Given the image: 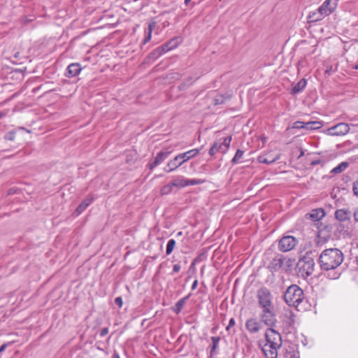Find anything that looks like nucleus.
<instances>
[{"label":"nucleus","instance_id":"ddd939ff","mask_svg":"<svg viewBox=\"0 0 358 358\" xmlns=\"http://www.w3.org/2000/svg\"><path fill=\"white\" fill-rule=\"evenodd\" d=\"M96 199V196L93 194H89L83 201L78 205L73 215L77 217L80 215Z\"/></svg>","mask_w":358,"mask_h":358},{"label":"nucleus","instance_id":"6e6552de","mask_svg":"<svg viewBox=\"0 0 358 358\" xmlns=\"http://www.w3.org/2000/svg\"><path fill=\"white\" fill-rule=\"evenodd\" d=\"M350 131V126L347 123L340 122L337 124L328 128L324 131V134L332 136H344Z\"/></svg>","mask_w":358,"mask_h":358},{"label":"nucleus","instance_id":"f704fd0d","mask_svg":"<svg viewBox=\"0 0 358 358\" xmlns=\"http://www.w3.org/2000/svg\"><path fill=\"white\" fill-rule=\"evenodd\" d=\"M173 190V186L171 185V183H169L166 185H164L162 189H161V194L162 195H167L169 194H170Z\"/></svg>","mask_w":358,"mask_h":358},{"label":"nucleus","instance_id":"13d9d810","mask_svg":"<svg viewBox=\"0 0 358 358\" xmlns=\"http://www.w3.org/2000/svg\"><path fill=\"white\" fill-rule=\"evenodd\" d=\"M196 262H194V261L193 260V262H192V264H191L190 268H193V267L194 266V265H195V264H196Z\"/></svg>","mask_w":358,"mask_h":358},{"label":"nucleus","instance_id":"a18cd8bd","mask_svg":"<svg viewBox=\"0 0 358 358\" xmlns=\"http://www.w3.org/2000/svg\"><path fill=\"white\" fill-rule=\"evenodd\" d=\"M115 303L119 307L121 308L123 304L122 299L121 296L116 297L115 299Z\"/></svg>","mask_w":358,"mask_h":358},{"label":"nucleus","instance_id":"0eeeda50","mask_svg":"<svg viewBox=\"0 0 358 358\" xmlns=\"http://www.w3.org/2000/svg\"><path fill=\"white\" fill-rule=\"evenodd\" d=\"M232 137L231 136H227L223 139L222 142H218L216 141L213 143V145L211 146V148L209 150V155L213 157L214 156L217 152H220L222 154L226 153L231 144Z\"/></svg>","mask_w":358,"mask_h":358},{"label":"nucleus","instance_id":"a211bd4d","mask_svg":"<svg viewBox=\"0 0 358 358\" xmlns=\"http://www.w3.org/2000/svg\"><path fill=\"white\" fill-rule=\"evenodd\" d=\"M351 212L347 208H340L335 211V218L339 222L348 221L350 219Z\"/></svg>","mask_w":358,"mask_h":358},{"label":"nucleus","instance_id":"393cba45","mask_svg":"<svg viewBox=\"0 0 358 358\" xmlns=\"http://www.w3.org/2000/svg\"><path fill=\"white\" fill-rule=\"evenodd\" d=\"M164 52L161 48L160 46L157 47L155 50H153L147 57L148 60H152L155 61L159 57H161L162 55H164Z\"/></svg>","mask_w":358,"mask_h":358},{"label":"nucleus","instance_id":"052dcab7","mask_svg":"<svg viewBox=\"0 0 358 358\" xmlns=\"http://www.w3.org/2000/svg\"><path fill=\"white\" fill-rule=\"evenodd\" d=\"M9 136H9L8 139H9V140H13V136H12V134H9Z\"/></svg>","mask_w":358,"mask_h":358},{"label":"nucleus","instance_id":"7ed1b4c3","mask_svg":"<svg viewBox=\"0 0 358 358\" xmlns=\"http://www.w3.org/2000/svg\"><path fill=\"white\" fill-rule=\"evenodd\" d=\"M304 299L303 289L297 285H292L284 294V300L289 306L297 307Z\"/></svg>","mask_w":358,"mask_h":358},{"label":"nucleus","instance_id":"c9c22d12","mask_svg":"<svg viewBox=\"0 0 358 358\" xmlns=\"http://www.w3.org/2000/svg\"><path fill=\"white\" fill-rule=\"evenodd\" d=\"M308 18L309 20V22H318V21L322 20L321 17H319L318 14H317L316 10L310 12L308 15Z\"/></svg>","mask_w":358,"mask_h":358},{"label":"nucleus","instance_id":"b1692460","mask_svg":"<svg viewBox=\"0 0 358 358\" xmlns=\"http://www.w3.org/2000/svg\"><path fill=\"white\" fill-rule=\"evenodd\" d=\"M212 344L210 345V357H213L215 355L217 354V350L219 346V343L220 341V336H212L211 337Z\"/></svg>","mask_w":358,"mask_h":358},{"label":"nucleus","instance_id":"4c0bfd02","mask_svg":"<svg viewBox=\"0 0 358 358\" xmlns=\"http://www.w3.org/2000/svg\"><path fill=\"white\" fill-rule=\"evenodd\" d=\"M316 11L319 17H321L322 19L329 15V12L325 10L322 5L316 10Z\"/></svg>","mask_w":358,"mask_h":358},{"label":"nucleus","instance_id":"423d86ee","mask_svg":"<svg viewBox=\"0 0 358 358\" xmlns=\"http://www.w3.org/2000/svg\"><path fill=\"white\" fill-rule=\"evenodd\" d=\"M299 241L293 236H284L278 241V250L282 252H287L298 245Z\"/></svg>","mask_w":358,"mask_h":358},{"label":"nucleus","instance_id":"9d476101","mask_svg":"<svg viewBox=\"0 0 358 358\" xmlns=\"http://www.w3.org/2000/svg\"><path fill=\"white\" fill-rule=\"evenodd\" d=\"M266 343L268 344H274L278 346H281L282 345V341L281 335L279 332L273 329L272 327L268 328L264 334Z\"/></svg>","mask_w":358,"mask_h":358},{"label":"nucleus","instance_id":"09e8293b","mask_svg":"<svg viewBox=\"0 0 358 358\" xmlns=\"http://www.w3.org/2000/svg\"><path fill=\"white\" fill-rule=\"evenodd\" d=\"M332 66H327V69L325 70V73L326 74H328V75H330L331 71H332Z\"/></svg>","mask_w":358,"mask_h":358},{"label":"nucleus","instance_id":"cd10ccee","mask_svg":"<svg viewBox=\"0 0 358 358\" xmlns=\"http://www.w3.org/2000/svg\"><path fill=\"white\" fill-rule=\"evenodd\" d=\"M155 26H156L155 22H152L149 23L148 31H146V35H145L144 39L143 40V45L146 44L148 42H149L150 41L151 37H152V30L155 27Z\"/></svg>","mask_w":358,"mask_h":358},{"label":"nucleus","instance_id":"bb28decb","mask_svg":"<svg viewBox=\"0 0 358 358\" xmlns=\"http://www.w3.org/2000/svg\"><path fill=\"white\" fill-rule=\"evenodd\" d=\"M155 26H156L155 22H152L149 23L148 31H146V35H145L144 39L143 40V45L146 44L148 42H149L150 41L151 37H152V30L155 27Z\"/></svg>","mask_w":358,"mask_h":358},{"label":"nucleus","instance_id":"f257e3e1","mask_svg":"<svg viewBox=\"0 0 358 358\" xmlns=\"http://www.w3.org/2000/svg\"><path fill=\"white\" fill-rule=\"evenodd\" d=\"M344 259L343 252L338 248L326 249L319 257L318 263L321 269L325 271V276L330 280L338 279L341 273L337 270Z\"/></svg>","mask_w":358,"mask_h":358},{"label":"nucleus","instance_id":"9b49d317","mask_svg":"<svg viewBox=\"0 0 358 358\" xmlns=\"http://www.w3.org/2000/svg\"><path fill=\"white\" fill-rule=\"evenodd\" d=\"M284 259V255L279 253L275 254V257L271 260L268 265L267 266V268L272 273L279 272L280 271H283Z\"/></svg>","mask_w":358,"mask_h":358},{"label":"nucleus","instance_id":"603ef678","mask_svg":"<svg viewBox=\"0 0 358 358\" xmlns=\"http://www.w3.org/2000/svg\"><path fill=\"white\" fill-rule=\"evenodd\" d=\"M202 255H203L200 254L196 258H194V262H201V261Z\"/></svg>","mask_w":358,"mask_h":358},{"label":"nucleus","instance_id":"c85d7f7f","mask_svg":"<svg viewBox=\"0 0 358 358\" xmlns=\"http://www.w3.org/2000/svg\"><path fill=\"white\" fill-rule=\"evenodd\" d=\"M322 124L319 121H310L305 122V129L306 130H317L322 127Z\"/></svg>","mask_w":358,"mask_h":358},{"label":"nucleus","instance_id":"2f4dec72","mask_svg":"<svg viewBox=\"0 0 358 358\" xmlns=\"http://www.w3.org/2000/svg\"><path fill=\"white\" fill-rule=\"evenodd\" d=\"M171 183L173 187H180V188L186 187V180L182 176L173 180L171 182Z\"/></svg>","mask_w":358,"mask_h":358},{"label":"nucleus","instance_id":"e2e57ef3","mask_svg":"<svg viewBox=\"0 0 358 358\" xmlns=\"http://www.w3.org/2000/svg\"><path fill=\"white\" fill-rule=\"evenodd\" d=\"M354 69H358V64H356L354 67H353Z\"/></svg>","mask_w":358,"mask_h":358},{"label":"nucleus","instance_id":"680f3d73","mask_svg":"<svg viewBox=\"0 0 358 358\" xmlns=\"http://www.w3.org/2000/svg\"><path fill=\"white\" fill-rule=\"evenodd\" d=\"M322 234V231H320L318 233V238H320V237H321Z\"/></svg>","mask_w":358,"mask_h":358},{"label":"nucleus","instance_id":"bf43d9fd","mask_svg":"<svg viewBox=\"0 0 358 358\" xmlns=\"http://www.w3.org/2000/svg\"><path fill=\"white\" fill-rule=\"evenodd\" d=\"M182 235V231H179V232L177 233L176 236H180Z\"/></svg>","mask_w":358,"mask_h":358},{"label":"nucleus","instance_id":"338daca9","mask_svg":"<svg viewBox=\"0 0 358 358\" xmlns=\"http://www.w3.org/2000/svg\"><path fill=\"white\" fill-rule=\"evenodd\" d=\"M338 1V0H337V2Z\"/></svg>","mask_w":358,"mask_h":358},{"label":"nucleus","instance_id":"8fccbe9b","mask_svg":"<svg viewBox=\"0 0 358 358\" xmlns=\"http://www.w3.org/2000/svg\"><path fill=\"white\" fill-rule=\"evenodd\" d=\"M192 82H190L189 83H188L187 85H186V83H182V85H180L179 86V88H180V90H183V89H185L186 87H187V86H189V85H192Z\"/></svg>","mask_w":358,"mask_h":358},{"label":"nucleus","instance_id":"39448f33","mask_svg":"<svg viewBox=\"0 0 358 358\" xmlns=\"http://www.w3.org/2000/svg\"><path fill=\"white\" fill-rule=\"evenodd\" d=\"M272 298L271 291L266 287L259 288L257 292L258 303L262 308L273 307Z\"/></svg>","mask_w":358,"mask_h":358},{"label":"nucleus","instance_id":"f8f14e48","mask_svg":"<svg viewBox=\"0 0 358 358\" xmlns=\"http://www.w3.org/2000/svg\"><path fill=\"white\" fill-rule=\"evenodd\" d=\"M171 153V151H169L168 150L160 151L153 159L150 160L148 166L150 169L152 170L154 168L162 163Z\"/></svg>","mask_w":358,"mask_h":358},{"label":"nucleus","instance_id":"69168bd1","mask_svg":"<svg viewBox=\"0 0 358 358\" xmlns=\"http://www.w3.org/2000/svg\"><path fill=\"white\" fill-rule=\"evenodd\" d=\"M3 114L1 112H0V119L3 117Z\"/></svg>","mask_w":358,"mask_h":358},{"label":"nucleus","instance_id":"c03bdc74","mask_svg":"<svg viewBox=\"0 0 358 358\" xmlns=\"http://www.w3.org/2000/svg\"><path fill=\"white\" fill-rule=\"evenodd\" d=\"M235 324H236L235 319H234V318H233V317H232V318H231V319L229 320V324H228V326L226 327V330H227V331H229L230 330V329H231L232 327H234V326L235 325Z\"/></svg>","mask_w":358,"mask_h":358},{"label":"nucleus","instance_id":"5701e85b","mask_svg":"<svg viewBox=\"0 0 358 358\" xmlns=\"http://www.w3.org/2000/svg\"><path fill=\"white\" fill-rule=\"evenodd\" d=\"M324 215L325 213L322 208L313 209L310 213V218L314 221L320 220L324 217Z\"/></svg>","mask_w":358,"mask_h":358},{"label":"nucleus","instance_id":"ea45409f","mask_svg":"<svg viewBox=\"0 0 358 358\" xmlns=\"http://www.w3.org/2000/svg\"><path fill=\"white\" fill-rule=\"evenodd\" d=\"M305 122L302 121H296L294 122L292 127L294 129H305Z\"/></svg>","mask_w":358,"mask_h":358},{"label":"nucleus","instance_id":"e433bc0d","mask_svg":"<svg viewBox=\"0 0 358 358\" xmlns=\"http://www.w3.org/2000/svg\"><path fill=\"white\" fill-rule=\"evenodd\" d=\"M186 180V187L189 185H201L203 182V180L201 179H188L185 178Z\"/></svg>","mask_w":358,"mask_h":358},{"label":"nucleus","instance_id":"de8ad7c7","mask_svg":"<svg viewBox=\"0 0 358 358\" xmlns=\"http://www.w3.org/2000/svg\"><path fill=\"white\" fill-rule=\"evenodd\" d=\"M353 217L355 222H358V206L353 210Z\"/></svg>","mask_w":358,"mask_h":358},{"label":"nucleus","instance_id":"c756f323","mask_svg":"<svg viewBox=\"0 0 358 358\" xmlns=\"http://www.w3.org/2000/svg\"><path fill=\"white\" fill-rule=\"evenodd\" d=\"M349 166V163L347 162H343L334 167L331 171V173L338 174L343 172Z\"/></svg>","mask_w":358,"mask_h":358},{"label":"nucleus","instance_id":"864d4df0","mask_svg":"<svg viewBox=\"0 0 358 358\" xmlns=\"http://www.w3.org/2000/svg\"><path fill=\"white\" fill-rule=\"evenodd\" d=\"M7 344H3L0 347V353L5 350L6 348Z\"/></svg>","mask_w":358,"mask_h":358},{"label":"nucleus","instance_id":"dca6fc26","mask_svg":"<svg viewBox=\"0 0 358 358\" xmlns=\"http://www.w3.org/2000/svg\"><path fill=\"white\" fill-rule=\"evenodd\" d=\"M181 42L182 40L180 37H174L166 43L160 45V47L165 54L166 52L176 48Z\"/></svg>","mask_w":358,"mask_h":358},{"label":"nucleus","instance_id":"6ab92c4d","mask_svg":"<svg viewBox=\"0 0 358 358\" xmlns=\"http://www.w3.org/2000/svg\"><path fill=\"white\" fill-rule=\"evenodd\" d=\"M280 158V155L272 156L271 153L262 155L258 157V162L262 164H271L277 161Z\"/></svg>","mask_w":358,"mask_h":358},{"label":"nucleus","instance_id":"aec40b11","mask_svg":"<svg viewBox=\"0 0 358 358\" xmlns=\"http://www.w3.org/2000/svg\"><path fill=\"white\" fill-rule=\"evenodd\" d=\"M307 85V81L305 78L301 79L296 84H295L291 90L292 95L296 94L303 90Z\"/></svg>","mask_w":358,"mask_h":358},{"label":"nucleus","instance_id":"4d7b16f0","mask_svg":"<svg viewBox=\"0 0 358 358\" xmlns=\"http://www.w3.org/2000/svg\"><path fill=\"white\" fill-rule=\"evenodd\" d=\"M190 1H191V0H185L184 3L186 6H187Z\"/></svg>","mask_w":358,"mask_h":358},{"label":"nucleus","instance_id":"3c124183","mask_svg":"<svg viewBox=\"0 0 358 358\" xmlns=\"http://www.w3.org/2000/svg\"><path fill=\"white\" fill-rule=\"evenodd\" d=\"M197 285H198V280H195L193 282L192 285V287H191V288H192V290L195 289L196 288V287H197Z\"/></svg>","mask_w":358,"mask_h":358},{"label":"nucleus","instance_id":"7c9ffc66","mask_svg":"<svg viewBox=\"0 0 358 358\" xmlns=\"http://www.w3.org/2000/svg\"><path fill=\"white\" fill-rule=\"evenodd\" d=\"M285 358H299V352L297 349H295L294 347H289L288 350H287L285 355Z\"/></svg>","mask_w":358,"mask_h":358},{"label":"nucleus","instance_id":"20e7f679","mask_svg":"<svg viewBox=\"0 0 358 358\" xmlns=\"http://www.w3.org/2000/svg\"><path fill=\"white\" fill-rule=\"evenodd\" d=\"M297 266L299 271L303 272L306 276L311 275L314 271L315 261L311 257V252H306V254L299 259Z\"/></svg>","mask_w":358,"mask_h":358},{"label":"nucleus","instance_id":"f3484780","mask_svg":"<svg viewBox=\"0 0 358 358\" xmlns=\"http://www.w3.org/2000/svg\"><path fill=\"white\" fill-rule=\"evenodd\" d=\"M245 328L250 334H256L261 329V324L256 318L246 320Z\"/></svg>","mask_w":358,"mask_h":358},{"label":"nucleus","instance_id":"6e6d98bb","mask_svg":"<svg viewBox=\"0 0 358 358\" xmlns=\"http://www.w3.org/2000/svg\"><path fill=\"white\" fill-rule=\"evenodd\" d=\"M113 358H120V357L117 353L115 352L113 354Z\"/></svg>","mask_w":358,"mask_h":358},{"label":"nucleus","instance_id":"37998d69","mask_svg":"<svg viewBox=\"0 0 358 358\" xmlns=\"http://www.w3.org/2000/svg\"><path fill=\"white\" fill-rule=\"evenodd\" d=\"M181 266L179 264H174L173 266V271L171 273V275H173L174 273H178L180 271Z\"/></svg>","mask_w":358,"mask_h":358},{"label":"nucleus","instance_id":"1a4fd4ad","mask_svg":"<svg viewBox=\"0 0 358 358\" xmlns=\"http://www.w3.org/2000/svg\"><path fill=\"white\" fill-rule=\"evenodd\" d=\"M262 321L268 327H273L277 322L273 307L264 308L260 314Z\"/></svg>","mask_w":358,"mask_h":358},{"label":"nucleus","instance_id":"a19ab883","mask_svg":"<svg viewBox=\"0 0 358 358\" xmlns=\"http://www.w3.org/2000/svg\"><path fill=\"white\" fill-rule=\"evenodd\" d=\"M318 164H321L322 166H323L324 164V162L320 159H317L311 161L310 163V165L311 166H316Z\"/></svg>","mask_w":358,"mask_h":358},{"label":"nucleus","instance_id":"0e129e2a","mask_svg":"<svg viewBox=\"0 0 358 358\" xmlns=\"http://www.w3.org/2000/svg\"><path fill=\"white\" fill-rule=\"evenodd\" d=\"M303 151H301V154H300V155H299V157H301V156H303Z\"/></svg>","mask_w":358,"mask_h":358},{"label":"nucleus","instance_id":"412c9836","mask_svg":"<svg viewBox=\"0 0 358 358\" xmlns=\"http://www.w3.org/2000/svg\"><path fill=\"white\" fill-rule=\"evenodd\" d=\"M337 0H325L322 6L329 12V15L332 13L337 6Z\"/></svg>","mask_w":358,"mask_h":358},{"label":"nucleus","instance_id":"49530a36","mask_svg":"<svg viewBox=\"0 0 358 358\" xmlns=\"http://www.w3.org/2000/svg\"><path fill=\"white\" fill-rule=\"evenodd\" d=\"M108 334V327H105V328H103L100 332H99V336L101 337H104L106 336L107 334Z\"/></svg>","mask_w":358,"mask_h":358},{"label":"nucleus","instance_id":"a878e982","mask_svg":"<svg viewBox=\"0 0 358 358\" xmlns=\"http://www.w3.org/2000/svg\"><path fill=\"white\" fill-rule=\"evenodd\" d=\"M295 259L285 257L283 260V271L287 273L290 271L294 264Z\"/></svg>","mask_w":358,"mask_h":358},{"label":"nucleus","instance_id":"2eb2a0df","mask_svg":"<svg viewBox=\"0 0 358 358\" xmlns=\"http://www.w3.org/2000/svg\"><path fill=\"white\" fill-rule=\"evenodd\" d=\"M82 69L81 65L79 63H71L67 66L64 75L69 78H74L80 74Z\"/></svg>","mask_w":358,"mask_h":358},{"label":"nucleus","instance_id":"79ce46f5","mask_svg":"<svg viewBox=\"0 0 358 358\" xmlns=\"http://www.w3.org/2000/svg\"><path fill=\"white\" fill-rule=\"evenodd\" d=\"M352 191L353 194L358 196V178L353 182Z\"/></svg>","mask_w":358,"mask_h":358},{"label":"nucleus","instance_id":"4be33fe9","mask_svg":"<svg viewBox=\"0 0 358 358\" xmlns=\"http://www.w3.org/2000/svg\"><path fill=\"white\" fill-rule=\"evenodd\" d=\"M190 294H189L187 296L179 299L175 304V306L173 308V310L176 314H178L181 312L182 309L183 308L187 300L189 298Z\"/></svg>","mask_w":358,"mask_h":358},{"label":"nucleus","instance_id":"72a5a7b5","mask_svg":"<svg viewBox=\"0 0 358 358\" xmlns=\"http://www.w3.org/2000/svg\"><path fill=\"white\" fill-rule=\"evenodd\" d=\"M244 154V151L240 149H238L236 150V152L234 155V157L231 159V163L233 164H237L239 163V160L243 157Z\"/></svg>","mask_w":358,"mask_h":358},{"label":"nucleus","instance_id":"4468645a","mask_svg":"<svg viewBox=\"0 0 358 358\" xmlns=\"http://www.w3.org/2000/svg\"><path fill=\"white\" fill-rule=\"evenodd\" d=\"M281 346H278L273 343L268 344L266 343L262 347V350L266 358H277L278 350Z\"/></svg>","mask_w":358,"mask_h":358},{"label":"nucleus","instance_id":"5fc2aeb1","mask_svg":"<svg viewBox=\"0 0 358 358\" xmlns=\"http://www.w3.org/2000/svg\"><path fill=\"white\" fill-rule=\"evenodd\" d=\"M32 20H33L32 18H30V19L29 18V19L28 18H26V19L24 18V24L25 22H31Z\"/></svg>","mask_w":358,"mask_h":358},{"label":"nucleus","instance_id":"f03ea898","mask_svg":"<svg viewBox=\"0 0 358 358\" xmlns=\"http://www.w3.org/2000/svg\"><path fill=\"white\" fill-rule=\"evenodd\" d=\"M194 148L192 150H189L185 152L180 153L178 155H176L173 159L170 160L166 166L164 168V171L166 173H171L175 170H176L178 167L182 166L185 162H187L190 159L193 158L194 157L196 156L201 148Z\"/></svg>","mask_w":358,"mask_h":358},{"label":"nucleus","instance_id":"58836bf2","mask_svg":"<svg viewBox=\"0 0 358 358\" xmlns=\"http://www.w3.org/2000/svg\"><path fill=\"white\" fill-rule=\"evenodd\" d=\"M214 105L222 104L224 102V97L222 95H217L214 98Z\"/></svg>","mask_w":358,"mask_h":358},{"label":"nucleus","instance_id":"473e14b6","mask_svg":"<svg viewBox=\"0 0 358 358\" xmlns=\"http://www.w3.org/2000/svg\"><path fill=\"white\" fill-rule=\"evenodd\" d=\"M176 242L174 239H170L168 241L166 248V255H169L173 251L176 247Z\"/></svg>","mask_w":358,"mask_h":358}]
</instances>
